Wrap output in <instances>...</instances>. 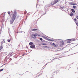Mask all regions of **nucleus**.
Instances as JSON below:
<instances>
[{"label":"nucleus","mask_w":78,"mask_h":78,"mask_svg":"<svg viewBox=\"0 0 78 78\" xmlns=\"http://www.w3.org/2000/svg\"><path fill=\"white\" fill-rule=\"evenodd\" d=\"M16 12H14V13L12 16L11 20H10V23L11 24H12V23L14 22V20H15V19H16Z\"/></svg>","instance_id":"1"},{"label":"nucleus","mask_w":78,"mask_h":78,"mask_svg":"<svg viewBox=\"0 0 78 78\" xmlns=\"http://www.w3.org/2000/svg\"><path fill=\"white\" fill-rule=\"evenodd\" d=\"M59 1V0H55L54 1V2H52L51 3L52 5H55V3H56L58 1Z\"/></svg>","instance_id":"2"},{"label":"nucleus","mask_w":78,"mask_h":78,"mask_svg":"<svg viewBox=\"0 0 78 78\" xmlns=\"http://www.w3.org/2000/svg\"><path fill=\"white\" fill-rule=\"evenodd\" d=\"M36 34H33L31 35V37H32V38L35 39V38H36Z\"/></svg>","instance_id":"3"},{"label":"nucleus","mask_w":78,"mask_h":78,"mask_svg":"<svg viewBox=\"0 0 78 78\" xmlns=\"http://www.w3.org/2000/svg\"><path fill=\"white\" fill-rule=\"evenodd\" d=\"M63 45H64V41H61L60 46V47H62V46H63Z\"/></svg>","instance_id":"4"},{"label":"nucleus","mask_w":78,"mask_h":78,"mask_svg":"<svg viewBox=\"0 0 78 78\" xmlns=\"http://www.w3.org/2000/svg\"><path fill=\"white\" fill-rule=\"evenodd\" d=\"M30 48H35V45L34 44L31 45L30 46Z\"/></svg>","instance_id":"5"},{"label":"nucleus","mask_w":78,"mask_h":78,"mask_svg":"<svg viewBox=\"0 0 78 78\" xmlns=\"http://www.w3.org/2000/svg\"><path fill=\"white\" fill-rule=\"evenodd\" d=\"M51 45H53V46H54V47H56V44H55L53 43H51Z\"/></svg>","instance_id":"6"},{"label":"nucleus","mask_w":78,"mask_h":78,"mask_svg":"<svg viewBox=\"0 0 78 78\" xmlns=\"http://www.w3.org/2000/svg\"><path fill=\"white\" fill-rule=\"evenodd\" d=\"M72 39H69L68 40H67V41H67V43H70V41H72Z\"/></svg>","instance_id":"7"},{"label":"nucleus","mask_w":78,"mask_h":78,"mask_svg":"<svg viewBox=\"0 0 78 78\" xmlns=\"http://www.w3.org/2000/svg\"><path fill=\"white\" fill-rule=\"evenodd\" d=\"M31 31H37V29H32Z\"/></svg>","instance_id":"8"},{"label":"nucleus","mask_w":78,"mask_h":78,"mask_svg":"<svg viewBox=\"0 0 78 78\" xmlns=\"http://www.w3.org/2000/svg\"><path fill=\"white\" fill-rule=\"evenodd\" d=\"M73 12H71V13L70 14V16H73Z\"/></svg>","instance_id":"9"},{"label":"nucleus","mask_w":78,"mask_h":78,"mask_svg":"<svg viewBox=\"0 0 78 78\" xmlns=\"http://www.w3.org/2000/svg\"><path fill=\"white\" fill-rule=\"evenodd\" d=\"M72 11L73 12H75V10H74V9H72Z\"/></svg>","instance_id":"10"},{"label":"nucleus","mask_w":78,"mask_h":78,"mask_svg":"<svg viewBox=\"0 0 78 78\" xmlns=\"http://www.w3.org/2000/svg\"><path fill=\"white\" fill-rule=\"evenodd\" d=\"M3 43H5V42L4 40H3V41L1 43V44H3Z\"/></svg>","instance_id":"11"},{"label":"nucleus","mask_w":78,"mask_h":78,"mask_svg":"<svg viewBox=\"0 0 78 78\" xmlns=\"http://www.w3.org/2000/svg\"><path fill=\"white\" fill-rule=\"evenodd\" d=\"M3 47L2 46H0V51L3 48Z\"/></svg>","instance_id":"12"},{"label":"nucleus","mask_w":78,"mask_h":78,"mask_svg":"<svg viewBox=\"0 0 78 78\" xmlns=\"http://www.w3.org/2000/svg\"><path fill=\"white\" fill-rule=\"evenodd\" d=\"M33 43L32 42H30V43H29V45H33Z\"/></svg>","instance_id":"13"},{"label":"nucleus","mask_w":78,"mask_h":78,"mask_svg":"<svg viewBox=\"0 0 78 78\" xmlns=\"http://www.w3.org/2000/svg\"><path fill=\"white\" fill-rule=\"evenodd\" d=\"M44 48H48L49 47L47 46H45L44 47Z\"/></svg>","instance_id":"14"},{"label":"nucleus","mask_w":78,"mask_h":78,"mask_svg":"<svg viewBox=\"0 0 78 78\" xmlns=\"http://www.w3.org/2000/svg\"><path fill=\"white\" fill-rule=\"evenodd\" d=\"M36 35V36H40L39 35L37 34H35Z\"/></svg>","instance_id":"15"},{"label":"nucleus","mask_w":78,"mask_h":78,"mask_svg":"<svg viewBox=\"0 0 78 78\" xmlns=\"http://www.w3.org/2000/svg\"><path fill=\"white\" fill-rule=\"evenodd\" d=\"M42 45H47V44H46L45 43H43L41 44Z\"/></svg>","instance_id":"16"},{"label":"nucleus","mask_w":78,"mask_h":78,"mask_svg":"<svg viewBox=\"0 0 78 78\" xmlns=\"http://www.w3.org/2000/svg\"><path fill=\"white\" fill-rule=\"evenodd\" d=\"M4 69H0V72H2V71H3V70Z\"/></svg>","instance_id":"17"},{"label":"nucleus","mask_w":78,"mask_h":78,"mask_svg":"<svg viewBox=\"0 0 78 78\" xmlns=\"http://www.w3.org/2000/svg\"><path fill=\"white\" fill-rule=\"evenodd\" d=\"M8 13L9 15H10V12H8Z\"/></svg>","instance_id":"18"},{"label":"nucleus","mask_w":78,"mask_h":78,"mask_svg":"<svg viewBox=\"0 0 78 78\" xmlns=\"http://www.w3.org/2000/svg\"><path fill=\"white\" fill-rule=\"evenodd\" d=\"M73 8H74V9L75 8H76V6H73Z\"/></svg>","instance_id":"19"},{"label":"nucleus","mask_w":78,"mask_h":78,"mask_svg":"<svg viewBox=\"0 0 78 78\" xmlns=\"http://www.w3.org/2000/svg\"><path fill=\"white\" fill-rule=\"evenodd\" d=\"M40 39L41 41H42V39L41 38H40Z\"/></svg>","instance_id":"20"},{"label":"nucleus","mask_w":78,"mask_h":78,"mask_svg":"<svg viewBox=\"0 0 78 78\" xmlns=\"http://www.w3.org/2000/svg\"><path fill=\"white\" fill-rule=\"evenodd\" d=\"M63 8H64V7H61V9H63Z\"/></svg>","instance_id":"21"},{"label":"nucleus","mask_w":78,"mask_h":78,"mask_svg":"<svg viewBox=\"0 0 78 78\" xmlns=\"http://www.w3.org/2000/svg\"><path fill=\"white\" fill-rule=\"evenodd\" d=\"M8 42H10V40H8Z\"/></svg>","instance_id":"22"},{"label":"nucleus","mask_w":78,"mask_h":78,"mask_svg":"<svg viewBox=\"0 0 78 78\" xmlns=\"http://www.w3.org/2000/svg\"><path fill=\"white\" fill-rule=\"evenodd\" d=\"M70 4L71 5H74V4H73V3H71Z\"/></svg>","instance_id":"23"},{"label":"nucleus","mask_w":78,"mask_h":78,"mask_svg":"<svg viewBox=\"0 0 78 78\" xmlns=\"http://www.w3.org/2000/svg\"><path fill=\"white\" fill-rule=\"evenodd\" d=\"M74 21H76V19H74Z\"/></svg>","instance_id":"24"},{"label":"nucleus","mask_w":78,"mask_h":78,"mask_svg":"<svg viewBox=\"0 0 78 78\" xmlns=\"http://www.w3.org/2000/svg\"><path fill=\"white\" fill-rule=\"evenodd\" d=\"M76 25H77V26H78V23H76Z\"/></svg>","instance_id":"25"},{"label":"nucleus","mask_w":78,"mask_h":78,"mask_svg":"<svg viewBox=\"0 0 78 78\" xmlns=\"http://www.w3.org/2000/svg\"><path fill=\"white\" fill-rule=\"evenodd\" d=\"M44 37L45 39H46V37Z\"/></svg>","instance_id":"26"},{"label":"nucleus","mask_w":78,"mask_h":78,"mask_svg":"<svg viewBox=\"0 0 78 78\" xmlns=\"http://www.w3.org/2000/svg\"><path fill=\"white\" fill-rule=\"evenodd\" d=\"M11 12H12V11H11Z\"/></svg>","instance_id":"27"},{"label":"nucleus","mask_w":78,"mask_h":78,"mask_svg":"<svg viewBox=\"0 0 78 78\" xmlns=\"http://www.w3.org/2000/svg\"><path fill=\"white\" fill-rule=\"evenodd\" d=\"M54 40H52V41H53Z\"/></svg>","instance_id":"28"},{"label":"nucleus","mask_w":78,"mask_h":78,"mask_svg":"<svg viewBox=\"0 0 78 78\" xmlns=\"http://www.w3.org/2000/svg\"><path fill=\"white\" fill-rule=\"evenodd\" d=\"M24 55V54H23V55Z\"/></svg>","instance_id":"29"}]
</instances>
